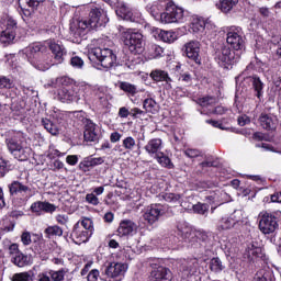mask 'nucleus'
Masks as SVG:
<instances>
[{
	"label": "nucleus",
	"instance_id": "f257e3e1",
	"mask_svg": "<svg viewBox=\"0 0 281 281\" xmlns=\"http://www.w3.org/2000/svg\"><path fill=\"white\" fill-rule=\"evenodd\" d=\"M45 52H47V47L41 43L31 44L24 49L29 63L38 71H47L53 65L52 57Z\"/></svg>",
	"mask_w": 281,
	"mask_h": 281
},
{
	"label": "nucleus",
	"instance_id": "f03ea898",
	"mask_svg": "<svg viewBox=\"0 0 281 281\" xmlns=\"http://www.w3.org/2000/svg\"><path fill=\"white\" fill-rule=\"evenodd\" d=\"M7 146L11 155L18 161H27L32 156V147L27 146L23 133L18 132L12 137L7 138Z\"/></svg>",
	"mask_w": 281,
	"mask_h": 281
},
{
	"label": "nucleus",
	"instance_id": "7ed1b4c3",
	"mask_svg": "<svg viewBox=\"0 0 281 281\" xmlns=\"http://www.w3.org/2000/svg\"><path fill=\"white\" fill-rule=\"evenodd\" d=\"M119 32L125 47H127L132 54H142V52H144L145 43L142 33L133 32V29H126L122 25H119Z\"/></svg>",
	"mask_w": 281,
	"mask_h": 281
},
{
	"label": "nucleus",
	"instance_id": "20e7f679",
	"mask_svg": "<svg viewBox=\"0 0 281 281\" xmlns=\"http://www.w3.org/2000/svg\"><path fill=\"white\" fill-rule=\"evenodd\" d=\"M9 192L12 196H16L13 200V205L15 207H24V205H27V201L36 194L34 189L19 181H13L9 184Z\"/></svg>",
	"mask_w": 281,
	"mask_h": 281
},
{
	"label": "nucleus",
	"instance_id": "39448f33",
	"mask_svg": "<svg viewBox=\"0 0 281 281\" xmlns=\"http://www.w3.org/2000/svg\"><path fill=\"white\" fill-rule=\"evenodd\" d=\"M88 58L91 63H98L103 69H111L117 60V56L110 48L94 47L89 50Z\"/></svg>",
	"mask_w": 281,
	"mask_h": 281
},
{
	"label": "nucleus",
	"instance_id": "423d86ee",
	"mask_svg": "<svg viewBox=\"0 0 281 281\" xmlns=\"http://www.w3.org/2000/svg\"><path fill=\"white\" fill-rule=\"evenodd\" d=\"M71 85V79L67 76L58 77L56 79H50L46 85V89H55V93H57V98L60 102H70L71 101V92L69 87Z\"/></svg>",
	"mask_w": 281,
	"mask_h": 281
},
{
	"label": "nucleus",
	"instance_id": "0eeeda50",
	"mask_svg": "<svg viewBox=\"0 0 281 281\" xmlns=\"http://www.w3.org/2000/svg\"><path fill=\"white\" fill-rule=\"evenodd\" d=\"M16 38V20L4 14L0 20V43L10 45Z\"/></svg>",
	"mask_w": 281,
	"mask_h": 281
},
{
	"label": "nucleus",
	"instance_id": "6e6552de",
	"mask_svg": "<svg viewBox=\"0 0 281 281\" xmlns=\"http://www.w3.org/2000/svg\"><path fill=\"white\" fill-rule=\"evenodd\" d=\"M128 271V265L122 262H110L103 270L105 281H122Z\"/></svg>",
	"mask_w": 281,
	"mask_h": 281
},
{
	"label": "nucleus",
	"instance_id": "1a4fd4ad",
	"mask_svg": "<svg viewBox=\"0 0 281 281\" xmlns=\"http://www.w3.org/2000/svg\"><path fill=\"white\" fill-rule=\"evenodd\" d=\"M259 232L265 234V236L269 234H276V231L280 225L278 224V217L272 213L263 211L259 213Z\"/></svg>",
	"mask_w": 281,
	"mask_h": 281
},
{
	"label": "nucleus",
	"instance_id": "9d476101",
	"mask_svg": "<svg viewBox=\"0 0 281 281\" xmlns=\"http://www.w3.org/2000/svg\"><path fill=\"white\" fill-rule=\"evenodd\" d=\"M226 43L235 49V52H241L245 47V32L240 26H231L227 31Z\"/></svg>",
	"mask_w": 281,
	"mask_h": 281
},
{
	"label": "nucleus",
	"instance_id": "9b49d317",
	"mask_svg": "<svg viewBox=\"0 0 281 281\" xmlns=\"http://www.w3.org/2000/svg\"><path fill=\"white\" fill-rule=\"evenodd\" d=\"M215 60L227 69V66L234 65L238 60V56L236 57V53L229 46L221 45L215 50Z\"/></svg>",
	"mask_w": 281,
	"mask_h": 281
},
{
	"label": "nucleus",
	"instance_id": "f8f14e48",
	"mask_svg": "<svg viewBox=\"0 0 281 281\" xmlns=\"http://www.w3.org/2000/svg\"><path fill=\"white\" fill-rule=\"evenodd\" d=\"M18 3L21 14L26 19H30L43 8L45 0H19Z\"/></svg>",
	"mask_w": 281,
	"mask_h": 281
},
{
	"label": "nucleus",
	"instance_id": "ddd939ff",
	"mask_svg": "<svg viewBox=\"0 0 281 281\" xmlns=\"http://www.w3.org/2000/svg\"><path fill=\"white\" fill-rule=\"evenodd\" d=\"M89 16L90 27L92 30H95L97 27H102V25H105V23L109 22V19H106V13L100 8H92L90 10Z\"/></svg>",
	"mask_w": 281,
	"mask_h": 281
},
{
	"label": "nucleus",
	"instance_id": "4468645a",
	"mask_svg": "<svg viewBox=\"0 0 281 281\" xmlns=\"http://www.w3.org/2000/svg\"><path fill=\"white\" fill-rule=\"evenodd\" d=\"M201 44L196 41H191L184 44V54L187 58L193 60L195 65H201Z\"/></svg>",
	"mask_w": 281,
	"mask_h": 281
},
{
	"label": "nucleus",
	"instance_id": "2eb2a0df",
	"mask_svg": "<svg viewBox=\"0 0 281 281\" xmlns=\"http://www.w3.org/2000/svg\"><path fill=\"white\" fill-rule=\"evenodd\" d=\"M160 216H164V209L160 204H153L147 206L145 213L143 214L144 221H146L149 225L157 223Z\"/></svg>",
	"mask_w": 281,
	"mask_h": 281
},
{
	"label": "nucleus",
	"instance_id": "dca6fc26",
	"mask_svg": "<svg viewBox=\"0 0 281 281\" xmlns=\"http://www.w3.org/2000/svg\"><path fill=\"white\" fill-rule=\"evenodd\" d=\"M149 281H172V272L170 269L159 266L150 272Z\"/></svg>",
	"mask_w": 281,
	"mask_h": 281
},
{
	"label": "nucleus",
	"instance_id": "f3484780",
	"mask_svg": "<svg viewBox=\"0 0 281 281\" xmlns=\"http://www.w3.org/2000/svg\"><path fill=\"white\" fill-rule=\"evenodd\" d=\"M168 3V0H160L156 1L151 4H147L146 9L147 12L156 20L161 21V16L164 14V11L166 10V5Z\"/></svg>",
	"mask_w": 281,
	"mask_h": 281
},
{
	"label": "nucleus",
	"instance_id": "a211bd4d",
	"mask_svg": "<svg viewBox=\"0 0 281 281\" xmlns=\"http://www.w3.org/2000/svg\"><path fill=\"white\" fill-rule=\"evenodd\" d=\"M259 123L266 131H276L278 128V116L263 112L259 116Z\"/></svg>",
	"mask_w": 281,
	"mask_h": 281
},
{
	"label": "nucleus",
	"instance_id": "6ab92c4d",
	"mask_svg": "<svg viewBox=\"0 0 281 281\" xmlns=\"http://www.w3.org/2000/svg\"><path fill=\"white\" fill-rule=\"evenodd\" d=\"M85 142H92L93 144H98L100 142V134H98V125L92 123L91 121H87L86 128L83 132Z\"/></svg>",
	"mask_w": 281,
	"mask_h": 281
},
{
	"label": "nucleus",
	"instance_id": "aec40b11",
	"mask_svg": "<svg viewBox=\"0 0 281 281\" xmlns=\"http://www.w3.org/2000/svg\"><path fill=\"white\" fill-rule=\"evenodd\" d=\"M161 148H164V140L161 138H151L144 146V150H146L149 157H156L161 154Z\"/></svg>",
	"mask_w": 281,
	"mask_h": 281
},
{
	"label": "nucleus",
	"instance_id": "412c9836",
	"mask_svg": "<svg viewBox=\"0 0 281 281\" xmlns=\"http://www.w3.org/2000/svg\"><path fill=\"white\" fill-rule=\"evenodd\" d=\"M137 232V224L131 220L121 221L117 234L119 236H133Z\"/></svg>",
	"mask_w": 281,
	"mask_h": 281
},
{
	"label": "nucleus",
	"instance_id": "4be33fe9",
	"mask_svg": "<svg viewBox=\"0 0 281 281\" xmlns=\"http://www.w3.org/2000/svg\"><path fill=\"white\" fill-rule=\"evenodd\" d=\"M72 232L75 234V238L72 239L75 245H82L83 243H88L89 237L92 236L91 233H88L80 226V222L75 224Z\"/></svg>",
	"mask_w": 281,
	"mask_h": 281
},
{
	"label": "nucleus",
	"instance_id": "5701e85b",
	"mask_svg": "<svg viewBox=\"0 0 281 281\" xmlns=\"http://www.w3.org/2000/svg\"><path fill=\"white\" fill-rule=\"evenodd\" d=\"M180 269L184 276H194L196 269H199V260L196 258L184 259L180 265Z\"/></svg>",
	"mask_w": 281,
	"mask_h": 281
},
{
	"label": "nucleus",
	"instance_id": "b1692460",
	"mask_svg": "<svg viewBox=\"0 0 281 281\" xmlns=\"http://www.w3.org/2000/svg\"><path fill=\"white\" fill-rule=\"evenodd\" d=\"M177 234L182 240L192 243L194 231H192V227H190L186 222H179L177 225Z\"/></svg>",
	"mask_w": 281,
	"mask_h": 281
},
{
	"label": "nucleus",
	"instance_id": "393cba45",
	"mask_svg": "<svg viewBox=\"0 0 281 281\" xmlns=\"http://www.w3.org/2000/svg\"><path fill=\"white\" fill-rule=\"evenodd\" d=\"M149 78L154 80V82H166L170 87L172 82V78H170V75H168V71L162 69H154L149 74Z\"/></svg>",
	"mask_w": 281,
	"mask_h": 281
},
{
	"label": "nucleus",
	"instance_id": "a878e982",
	"mask_svg": "<svg viewBox=\"0 0 281 281\" xmlns=\"http://www.w3.org/2000/svg\"><path fill=\"white\" fill-rule=\"evenodd\" d=\"M115 12L120 19H123V21H131L132 23L137 21V14L133 13V11L126 4H121L117 7Z\"/></svg>",
	"mask_w": 281,
	"mask_h": 281
},
{
	"label": "nucleus",
	"instance_id": "bb28decb",
	"mask_svg": "<svg viewBox=\"0 0 281 281\" xmlns=\"http://www.w3.org/2000/svg\"><path fill=\"white\" fill-rule=\"evenodd\" d=\"M262 257V248L255 246L254 243L247 245V248L244 252V258L250 262L256 260V258Z\"/></svg>",
	"mask_w": 281,
	"mask_h": 281
},
{
	"label": "nucleus",
	"instance_id": "cd10ccee",
	"mask_svg": "<svg viewBox=\"0 0 281 281\" xmlns=\"http://www.w3.org/2000/svg\"><path fill=\"white\" fill-rule=\"evenodd\" d=\"M102 164H104V158H93L92 156H89L79 164V168L83 172H87L88 168H95V166H102Z\"/></svg>",
	"mask_w": 281,
	"mask_h": 281
},
{
	"label": "nucleus",
	"instance_id": "c85d7f7f",
	"mask_svg": "<svg viewBox=\"0 0 281 281\" xmlns=\"http://www.w3.org/2000/svg\"><path fill=\"white\" fill-rule=\"evenodd\" d=\"M206 21L203 18L194 16L190 23V32L193 34H203L205 32Z\"/></svg>",
	"mask_w": 281,
	"mask_h": 281
},
{
	"label": "nucleus",
	"instance_id": "c756f323",
	"mask_svg": "<svg viewBox=\"0 0 281 281\" xmlns=\"http://www.w3.org/2000/svg\"><path fill=\"white\" fill-rule=\"evenodd\" d=\"M122 146L124 147V149L127 153H133V150H136L137 155H142V150L139 148H142L139 142L135 140V138L133 136H126L123 140H122Z\"/></svg>",
	"mask_w": 281,
	"mask_h": 281
},
{
	"label": "nucleus",
	"instance_id": "7c9ffc66",
	"mask_svg": "<svg viewBox=\"0 0 281 281\" xmlns=\"http://www.w3.org/2000/svg\"><path fill=\"white\" fill-rule=\"evenodd\" d=\"M238 223V221H236L234 218V215H231L229 217H222L220 221H218V224H217V229L220 232H225L227 229H232V227H234L236 224Z\"/></svg>",
	"mask_w": 281,
	"mask_h": 281
},
{
	"label": "nucleus",
	"instance_id": "2f4dec72",
	"mask_svg": "<svg viewBox=\"0 0 281 281\" xmlns=\"http://www.w3.org/2000/svg\"><path fill=\"white\" fill-rule=\"evenodd\" d=\"M236 5H238V0H220L216 8L221 10V12H224V14H227V12H232Z\"/></svg>",
	"mask_w": 281,
	"mask_h": 281
},
{
	"label": "nucleus",
	"instance_id": "473e14b6",
	"mask_svg": "<svg viewBox=\"0 0 281 281\" xmlns=\"http://www.w3.org/2000/svg\"><path fill=\"white\" fill-rule=\"evenodd\" d=\"M49 49L54 54L55 59L58 63H63V57L65 56V48H63V46H60V44L56 42H50Z\"/></svg>",
	"mask_w": 281,
	"mask_h": 281
},
{
	"label": "nucleus",
	"instance_id": "72a5a7b5",
	"mask_svg": "<svg viewBox=\"0 0 281 281\" xmlns=\"http://www.w3.org/2000/svg\"><path fill=\"white\" fill-rule=\"evenodd\" d=\"M34 278H36L34 270H29L14 273L11 278V281H34Z\"/></svg>",
	"mask_w": 281,
	"mask_h": 281
},
{
	"label": "nucleus",
	"instance_id": "f704fd0d",
	"mask_svg": "<svg viewBox=\"0 0 281 281\" xmlns=\"http://www.w3.org/2000/svg\"><path fill=\"white\" fill-rule=\"evenodd\" d=\"M147 54L150 60L161 58L164 55V48L157 44H150L147 48Z\"/></svg>",
	"mask_w": 281,
	"mask_h": 281
},
{
	"label": "nucleus",
	"instance_id": "c9c22d12",
	"mask_svg": "<svg viewBox=\"0 0 281 281\" xmlns=\"http://www.w3.org/2000/svg\"><path fill=\"white\" fill-rule=\"evenodd\" d=\"M169 8L171 9V14L176 21V23H181L183 21V16L186 14V11H183V8L177 7V4H173L169 1Z\"/></svg>",
	"mask_w": 281,
	"mask_h": 281
},
{
	"label": "nucleus",
	"instance_id": "e433bc0d",
	"mask_svg": "<svg viewBox=\"0 0 281 281\" xmlns=\"http://www.w3.org/2000/svg\"><path fill=\"white\" fill-rule=\"evenodd\" d=\"M11 262H13L15 267H27V265H30V257L23 252H19L13 258H11Z\"/></svg>",
	"mask_w": 281,
	"mask_h": 281
},
{
	"label": "nucleus",
	"instance_id": "4c0bfd02",
	"mask_svg": "<svg viewBox=\"0 0 281 281\" xmlns=\"http://www.w3.org/2000/svg\"><path fill=\"white\" fill-rule=\"evenodd\" d=\"M175 15H172V11L170 9L169 1H167V4L165 7V11L162 12V15L160 18V23H177L176 20L173 19Z\"/></svg>",
	"mask_w": 281,
	"mask_h": 281
},
{
	"label": "nucleus",
	"instance_id": "58836bf2",
	"mask_svg": "<svg viewBox=\"0 0 281 281\" xmlns=\"http://www.w3.org/2000/svg\"><path fill=\"white\" fill-rule=\"evenodd\" d=\"M209 268L213 273H221L225 269V265L218 257H215L210 260Z\"/></svg>",
	"mask_w": 281,
	"mask_h": 281
},
{
	"label": "nucleus",
	"instance_id": "ea45409f",
	"mask_svg": "<svg viewBox=\"0 0 281 281\" xmlns=\"http://www.w3.org/2000/svg\"><path fill=\"white\" fill-rule=\"evenodd\" d=\"M158 37L164 43H175V41H177V35L172 31H161L160 30L158 32Z\"/></svg>",
	"mask_w": 281,
	"mask_h": 281
},
{
	"label": "nucleus",
	"instance_id": "a19ab883",
	"mask_svg": "<svg viewBox=\"0 0 281 281\" xmlns=\"http://www.w3.org/2000/svg\"><path fill=\"white\" fill-rule=\"evenodd\" d=\"M154 158L158 161L159 165L162 166V168H169V169L175 168L172 160H170V158L161 151Z\"/></svg>",
	"mask_w": 281,
	"mask_h": 281
},
{
	"label": "nucleus",
	"instance_id": "79ce46f5",
	"mask_svg": "<svg viewBox=\"0 0 281 281\" xmlns=\"http://www.w3.org/2000/svg\"><path fill=\"white\" fill-rule=\"evenodd\" d=\"M120 90L124 91L125 93H130V95H136L137 93V86L128 82V81H122L120 83Z\"/></svg>",
	"mask_w": 281,
	"mask_h": 281
},
{
	"label": "nucleus",
	"instance_id": "37998d69",
	"mask_svg": "<svg viewBox=\"0 0 281 281\" xmlns=\"http://www.w3.org/2000/svg\"><path fill=\"white\" fill-rule=\"evenodd\" d=\"M46 238H54V236H63V228L57 225L48 226L44 231Z\"/></svg>",
	"mask_w": 281,
	"mask_h": 281
},
{
	"label": "nucleus",
	"instance_id": "c03bdc74",
	"mask_svg": "<svg viewBox=\"0 0 281 281\" xmlns=\"http://www.w3.org/2000/svg\"><path fill=\"white\" fill-rule=\"evenodd\" d=\"M42 124L47 133H50V135L58 134V126H56V124H54V122H52L49 119H42Z\"/></svg>",
	"mask_w": 281,
	"mask_h": 281
},
{
	"label": "nucleus",
	"instance_id": "a18cd8bd",
	"mask_svg": "<svg viewBox=\"0 0 281 281\" xmlns=\"http://www.w3.org/2000/svg\"><path fill=\"white\" fill-rule=\"evenodd\" d=\"M143 109H145L146 113H155L157 111V101L154 99H145L143 102Z\"/></svg>",
	"mask_w": 281,
	"mask_h": 281
},
{
	"label": "nucleus",
	"instance_id": "49530a36",
	"mask_svg": "<svg viewBox=\"0 0 281 281\" xmlns=\"http://www.w3.org/2000/svg\"><path fill=\"white\" fill-rule=\"evenodd\" d=\"M161 198L167 203H171V205H177L178 203H180V200H181V195L177 193H165L161 195Z\"/></svg>",
	"mask_w": 281,
	"mask_h": 281
},
{
	"label": "nucleus",
	"instance_id": "de8ad7c7",
	"mask_svg": "<svg viewBox=\"0 0 281 281\" xmlns=\"http://www.w3.org/2000/svg\"><path fill=\"white\" fill-rule=\"evenodd\" d=\"M85 93V86L74 82L72 85V98L76 102L80 100V97Z\"/></svg>",
	"mask_w": 281,
	"mask_h": 281
},
{
	"label": "nucleus",
	"instance_id": "09e8293b",
	"mask_svg": "<svg viewBox=\"0 0 281 281\" xmlns=\"http://www.w3.org/2000/svg\"><path fill=\"white\" fill-rule=\"evenodd\" d=\"M79 225L83 232H88V234L93 235V221L91 218H83Z\"/></svg>",
	"mask_w": 281,
	"mask_h": 281
},
{
	"label": "nucleus",
	"instance_id": "8fccbe9b",
	"mask_svg": "<svg viewBox=\"0 0 281 281\" xmlns=\"http://www.w3.org/2000/svg\"><path fill=\"white\" fill-rule=\"evenodd\" d=\"M250 82L257 93V98H260V95H262V81L258 77H251Z\"/></svg>",
	"mask_w": 281,
	"mask_h": 281
},
{
	"label": "nucleus",
	"instance_id": "3c124183",
	"mask_svg": "<svg viewBox=\"0 0 281 281\" xmlns=\"http://www.w3.org/2000/svg\"><path fill=\"white\" fill-rule=\"evenodd\" d=\"M48 276L53 281H63L65 280V270H48Z\"/></svg>",
	"mask_w": 281,
	"mask_h": 281
},
{
	"label": "nucleus",
	"instance_id": "603ef678",
	"mask_svg": "<svg viewBox=\"0 0 281 281\" xmlns=\"http://www.w3.org/2000/svg\"><path fill=\"white\" fill-rule=\"evenodd\" d=\"M210 210V206L207 204L198 203L193 205V212L195 214H201L202 216H205L207 214V211Z\"/></svg>",
	"mask_w": 281,
	"mask_h": 281
},
{
	"label": "nucleus",
	"instance_id": "864d4df0",
	"mask_svg": "<svg viewBox=\"0 0 281 281\" xmlns=\"http://www.w3.org/2000/svg\"><path fill=\"white\" fill-rule=\"evenodd\" d=\"M12 79L5 77V76H0V91L2 89H12Z\"/></svg>",
	"mask_w": 281,
	"mask_h": 281
},
{
	"label": "nucleus",
	"instance_id": "5fc2aeb1",
	"mask_svg": "<svg viewBox=\"0 0 281 281\" xmlns=\"http://www.w3.org/2000/svg\"><path fill=\"white\" fill-rule=\"evenodd\" d=\"M183 154L186 155V157H189V159H196V157H201V150L193 148L184 149Z\"/></svg>",
	"mask_w": 281,
	"mask_h": 281
},
{
	"label": "nucleus",
	"instance_id": "6e6d98bb",
	"mask_svg": "<svg viewBox=\"0 0 281 281\" xmlns=\"http://www.w3.org/2000/svg\"><path fill=\"white\" fill-rule=\"evenodd\" d=\"M72 115L74 117H76L77 122H81L82 124H86V126H87V122H91V120L85 116L83 111H75L72 112Z\"/></svg>",
	"mask_w": 281,
	"mask_h": 281
},
{
	"label": "nucleus",
	"instance_id": "4d7b16f0",
	"mask_svg": "<svg viewBox=\"0 0 281 281\" xmlns=\"http://www.w3.org/2000/svg\"><path fill=\"white\" fill-rule=\"evenodd\" d=\"M8 172H10V166L8 165V161L3 158H0V177L8 175Z\"/></svg>",
	"mask_w": 281,
	"mask_h": 281
},
{
	"label": "nucleus",
	"instance_id": "13d9d810",
	"mask_svg": "<svg viewBox=\"0 0 281 281\" xmlns=\"http://www.w3.org/2000/svg\"><path fill=\"white\" fill-rule=\"evenodd\" d=\"M193 238H196L198 240H202V243H205L207 240L209 236L207 233L202 231H193V236L191 237V240Z\"/></svg>",
	"mask_w": 281,
	"mask_h": 281
},
{
	"label": "nucleus",
	"instance_id": "bf43d9fd",
	"mask_svg": "<svg viewBox=\"0 0 281 281\" xmlns=\"http://www.w3.org/2000/svg\"><path fill=\"white\" fill-rule=\"evenodd\" d=\"M71 66L75 67L76 69H82V67H85V60H82V58L78 56H72Z\"/></svg>",
	"mask_w": 281,
	"mask_h": 281
},
{
	"label": "nucleus",
	"instance_id": "052dcab7",
	"mask_svg": "<svg viewBox=\"0 0 281 281\" xmlns=\"http://www.w3.org/2000/svg\"><path fill=\"white\" fill-rule=\"evenodd\" d=\"M86 201L90 205H100V200L98 199V195L94 193H88L86 195Z\"/></svg>",
	"mask_w": 281,
	"mask_h": 281
},
{
	"label": "nucleus",
	"instance_id": "680f3d73",
	"mask_svg": "<svg viewBox=\"0 0 281 281\" xmlns=\"http://www.w3.org/2000/svg\"><path fill=\"white\" fill-rule=\"evenodd\" d=\"M43 207H44V202L37 201L31 205V211L34 212V214H41L43 212Z\"/></svg>",
	"mask_w": 281,
	"mask_h": 281
},
{
	"label": "nucleus",
	"instance_id": "e2e57ef3",
	"mask_svg": "<svg viewBox=\"0 0 281 281\" xmlns=\"http://www.w3.org/2000/svg\"><path fill=\"white\" fill-rule=\"evenodd\" d=\"M179 81L183 82L186 87H190V85H192V75H190V72H184L180 76Z\"/></svg>",
	"mask_w": 281,
	"mask_h": 281
},
{
	"label": "nucleus",
	"instance_id": "0e129e2a",
	"mask_svg": "<svg viewBox=\"0 0 281 281\" xmlns=\"http://www.w3.org/2000/svg\"><path fill=\"white\" fill-rule=\"evenodd\" d=\"M21 243L27 247V245H32V235L30 232H23L21 235Z\"/></svg>",
	"mask_w": 281,
	"mask_h": 281
},
{
	"label": "nucleus",
	"instance_id": "69168bd1",
	"mask_svg": "<svg viewBox=\"0 0 281 281\" xmlns=\"http://www.w3.org/2000/svg\"><path fill=\"white\" fill-rule=\"evenodd\" d=\"M216 102V98L214 97H204L200 99L201 106H210V104H214Z\"/></svg>",
	"mask_w": 281,
	"mask_h": 281
},
{
	"label": "nucleus",
	"instance_id": "338daca9",
	"mask_svg": "<svg viewBox=\"0 0 281 281\" xmlns=\"http://www.w3.org/2000/svg\"><path fill=\"white\" fill-rule=\"evenodd\" d=\"M98 278H100V270L98 269H92L87 276L88 281H98Z\"/></svg>",
	"mask_w": 281,
	"mask_h": 281
},
{
	"label": "nucleus",
	"instance_id": "774afa93",
	"mask_svg": "<svg viewBox=\"0 0 281 281\" xmlns=\"http://www.w3.org/2000/svg\"><path fill=\"white\" fill-rule=\"evenodd\" d=\"M37 281H52V279L49 278V271L38 273Z\"/></svg>",
	"mask_w": 281,
	"mask_h": 281
}]
</instances>
